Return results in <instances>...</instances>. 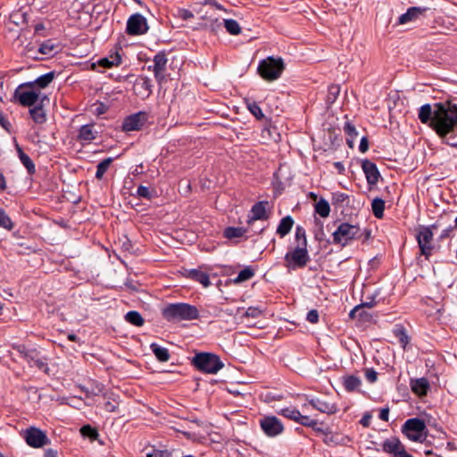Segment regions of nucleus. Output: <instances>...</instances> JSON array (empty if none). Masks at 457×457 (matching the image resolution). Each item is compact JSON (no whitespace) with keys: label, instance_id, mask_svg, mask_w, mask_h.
Wrapping results in <instances>:
<instances>
[{"label":"nucleus","instance_id":"nucleus-37","mask_svg":"<svg viewBox=\"0 0 457 457\" xmlns=\"http://www.w3.org/2000/svg\"><path fill=\"white\" fill-rule=\"evenodd\" d=\"M120 63V57L118 54H116L114 56L102 58L98 61V65L103 68H111L113 66H117Z\"/></svg>","mask_w":457,"mask_h":457},{"label":"nucleus","instance_id":"nucleus-39","mask_svg":"<svg viewBox=\"0 0 457 457\" xmlns=\"http://www.w3.org/2000/svg\"><path fill=\"white\" fill-rule=\"evenodd\" d=\"M18 152H19L20 160L22 162V164L26 167L29 173L34 172L35 165H34L33 162L31 161V159L29 157V155H27L25 153H23L21 148H18Z\"/></svg>","mask_w":457,"mask_h":457},{"label":"nucleus","instance_id":"nucleus-21","mask_svg":"<svg viewBox=\"0 0 457 457\" xmlns=\"http://www.w3.org/2000/svg\"><path fill=\"white\" fill-rule=\"evenodd\" d=\"M410 385L411 391L419 396L427 395L429 390V382L426 378L411 379Z\"/></svg>","mask_w":457,"mask_h":457},{"label":"nucleus","instance_id":"nucleus-38","mask_svg":"<svg viewBox=\"0 0 457 457\" xmlns=\"http://www.w3.org/2000/svg\"><path fill=\"white\" fill-rule=\"evenodd\" d=\"M112 162V158H106V159L103 160L102 162H100L98 163L96 173V178L97 179H103L104 173L106 172V170L110 167Z\"/></svg>","mask_w":457,"mask_h":457},{"label":"nucleus","instance_id":"nucleus-27","mask_svg":"<svg viewBox=\"0 0 457 457\" xmlns=\"http://www.w3.org/2000/svg\"><path fill=\"white\" fill-rule=\"evenodd\" d=\"M340 86L337 84H331L330 86H328V94L326 96V104L328 106H330L336 102L340 94Z\"/></svg>","mask_w":457,"mask_h":457},{"label":"nucleus","instance_id":"nucleus-3","mask_svg":"<svg viewBox=\"0 0 457 457\" xmlns=\"http://www.w3.org/2000/svg\"><path fill=\"white\" fill-rule=\"evenodd\" d=\"M208 5L212 8V11L210 13L205 11L204 15L202 16V31L216 36L220 30H222V21L219 12L222 11L223 8L214 0H204L202 2V8Z\"/></svg>","mask_w":457,"mask_h":457},{"label":"nucleus","instance_id":"nucleus-61","mask_svg":"<svg viewBox=\"0 0 457 457\" xmlns=\"http://www.w3.org/2000/svg\"><path fill=\"white\" fill-rule=\"evenodd\" d=\"M376 301L374 299V297H370V301H366V302H362L360 305H361V309L363 307H366V308H372L376 305Z\"/></svg>","mask_w":457,"mask_h":457},{"label":"nucleus","instance_id":"nucleus-13","mask_svg":"<svg viewBox=\"0 0 457 457\" xmlns=\"http://www.w3.org/2000/svg\"><path fill=\"white\" fill-rule=\"evenodd\" d=\"M381 448L383 452L386 453L392 457H413L411 454L406 452L404 445L396 436H393L385 440L381 444Z\"/></svg>","mask_w":457,"mask_h":457},{"label":"nucleus","instance_id":"nucleus-23","mask_svg":"<svg viewBox=\"0 0 457 457\" xmlns=\"http://www.w3.org/2000/svg\"><path fill=\"white\" fill-rule=\"evenodd\" d=\"M294 220L290 215L282 218L277 228V234L282 238L291 231L294 226Z\"/></svg>","mask_w":457,"mask_h":457},{"label":"nucleus","instance_id":"nucleus-5","mask_svg":"<svg viewBox=\"0 0 457 457\" xmlns=\"http://www.w3.org/2000/svg\"><path fill=\"white\" fill-rule=\"evenodd\" d=\"M259 75L267 81H273L278 79L283 71L285 64L281 58L267 57L260 62L258 65Z\"/></svg>","mask_w":457,"mask_h":457},{"label":"nucleus","instance_id":"nucleus-33","mask_svg":"<svg viewBox=\"0 0 457 457\" xmlns=\"http://www.w3.org/2000/svg\"><path fill=\"white\" fill-rule=\"evenodd\" d=\"M125 320L129 323L135 325L137 327H141L144 325V319L141 314L136 311H130L125 315Z\"/></svg>","mask_w":457,"mask_h":457},{"label":"nucleus","instance_id":"nucleus-24","mask_svg":"<svg viewBox=\"0 0 457 457\" xmlns=\"http://www.w3.org/2000/svg\"><path fill=\"white\" fill-rule=\"evenodd\" d=\"M345 389L349 392H354L361 386V380L354 375L345 376L342 378Z\"/></svg>","mask_w":457,"mask_h":457},{"label":"nucleus","instance_id":"nucleus-12","mask_svg":"<svg viewBox=\"0 0 457 457\" xmlns=\"http://www.w3.org/2000/svg\"><path fill=\"white\" fill-rule=\"evenodd\" d=\"M23 438L33 448H40L49 443L46 434L41 429L30 427L23 431Z\"/></svg>","mask_w":457,"mask_h":457},{"label":"nucleus","instance_id":"nucleus-22","mask_svg":"<svg viewBox=\"0 0 457 457\" xmlns=\"http://www.w3.org/2000/svg\"><path fill=\"white\" fill-rule=\"evenodd\" d=\"M394 337L398 340L403 350H406V346L411 341V337L408 336L406 328L402 324H396L392 329Z\"/></svg>","mask_w":457,"mask_h":457},{"label":"nucleus","instance_id":"nucleus-30","mask_svg":"<svg viewBox=\"0 0 457 457\" xmlns=\"http://www.w3.org/2000/svg\"><path fill=\"white\" fill-rule=\"evenodd\" d=\"M315 212L322 218H327L330 213V205L327 200L320 198L315 204Z\"/></svg>","mask_w":457,"mask_h":457},{"label":"nucleus","instance_id":"nucleus-54","mask_svg":"<svg viewBox=\"0 0 457 457\" xmlns=\"http://www.w3.org/2000/svg\"><path fill=\"white\" fill-rule=\"evenodd\" d=\"M0 125L3 129H4L7 132L11 131L12 125L8 121V120L4 117L3 113L0 112Z\"/></svg>","mask_w":457,"mask_h":457},{"label":"nucleus","instance_id":"nucleus-62","mask_svg":"<svg viewBox=\"0 0 457 457\" xmlns=\"http://www.w3.org/2000/svg\"><path fill=\"white\" fill-rule=\"evenodd\" d=\"M32 366H36V367H37L40 370H43V369L46 368V365L45 361L39 356L36 359V361L32 364Z\"/></svg>","mask_w":457,"mask_h":457},{"label":"nucleus","instance_id":"nucleus-64","mask_svg":"<svg viewBox=\"0 0 457 457\" xmlns=\"http://www.w3.org/2000/svg\"><path fill=\"white\" fill-rule=\"evenodd\" d=\"M45 457H58V453L54 449H47L45 452Z\"/></svg>","mask_w":457,"mask_h":457},{"label":"nucleus","instance_id":"nucleus-56","mask_svg":"<svg viewBox=\"0 0 457 457\" xmlns=\"http://www.w3.org/2000/svg\"><path fill=\"white\" fill-rule=\"evenodd\" d=\"M453 229H456V228H454V226H449L448 228H445V229L441 232V235H440L439 238H440L441 240H444L445 238L450 237H451L452 232L453 231Z\"/></svg>","mask_w":457,"mask_h":457},{"label":"nucleus","instance_id":"nucleus-57","mask_svg":"<svg viewBox=\"0 0 457 457\" xmlns=\"http://www.w3.org/2000/svg\"><path fill=\"white\" fill-rule=\"evenodd\" d=\"M369 149V141L367 137H363L361 139L360 145H359V150L361 153H365Z\"/></svg>","mask_w":457,"mask_h":457},{"label":"nucleus","instance_id":"nucleus-29","mask_svg":"<svg viewBox=\"0 0 457 457\" xmlns=\"http://www.w3.org/2000/svg\"><path fill=\"white\" fill-rule=\"evenodd\" d=\"M344 131L348 136L346 138V144L349 145V147L353 148L354 139L358 136V132L355 127L351 122H345L344 126Z\"/></svg>","mask_w":457,"mask_h":457},{"label":"nucleus","instance_id":"nucleus-51","mask_svg":"<svg viewBox=\"0 0 457 457\" xmlns=\"http://www.w3.org/2000/svg\"><path fill=\"white\" fill-rule=\"evenodd\" d=\"M39 353L35 349H30V352L29 353H26V357L24 359L27 361V362L32 366V364L35 362L36 359L38 357Z\"/></svg>","mask_w":457,"mask_h":457},{"label":"nucleus","instance_id":"nucleus-4","mask_svg":"<svg viewBox=\"0 0 457 457\" xmlns=\"http://www.w3.org/2000/svg\"><path fill=\"white\" fill-rule=\"evenodd\" d=\"M162 315L168 320H193L197 318L198 310L187 303H172L162 309Z\"/></svg>","mask_w":457,"mask_h":457},{"label":"nucleus","instance_id":"nucleus-25","mask_svg":"<svg viewBox=\"0 0 457 457\" xmlns=\"http://www.w3.org/2000/svg\"><path fill=\"white\" fill-rule=\"evenodd\" d=\"M96 134L93 125H84L79 129V139L85 143H90L96 138Z\"/></svg>","mask_w":457,"mask_h":457},{"label":"nucleus","instance_id":"nucleus-47","mask_svg":"<svg viewBox=\"0 0 457 457\" xmlns=\"http://www.w3.org/2000/svg\"><path fill=\"white\" fill-rule=\"evenodd\" d=\"M55 50V46L51 42L43 43L39 47V52L43 54H52Z\"/></svg>","mask_w":457,"mask_h":457},{"label":"nucleus","instance_id":"nucleus-31","mask_svg":"<svg viewBox=\"0 0 457 457\" xmlns=\"http://www.w3.org/2000/svg\"><path fill=\"white\" fill-rule=\"evenodd\" d=\"M246 231L247 229L242 227H228L224 229V237L228 239L242 237Z\"/></svg>","mask_w":457,"mask_h":457},{"label":"nucleus","instance_id":"nucleus-40","mask_svg":"<svg viewBox=\"0 0 457 457\" xmlns=\"http://www.w3.org/2000/svg\"><path fill=\"white\" fill-rule=\"evenodd\" d=\"M279 413L284 417L297 422L300 411L294 407H287L280 410Z\"/></svg>","mask_w":457,"mask_h":457},{"label":"nucleus","instance_id":"nucleus-26","mask_svg":"<svg viewBox=\"0 0 457 457\" xmlns=\"http://www.w3.org/2000/svg\"><path fill=\"white\" fill-rule=\"evenodd\" d=\"M29 114L34 120V122L37 124H43L46 120V114L44 110V105H35L33 108H30Z\"/></svg>","mask_w":457,"mask_h":457},{"label":"nucleus","instance_id":"nucleus-28","mask_svg":"<svg viewBox=\"0 0 457 457\" xmlns=\"http://www.w3.org/2000/svg\"><path fill=\"white\" fill-rule=\"evenodd\" d=\"M371 210L373 215L377 219H382L384 216V211H385V201L381 198H375L373 199L371 203Z\"/></svg>","mask_w":457,"mask_h":457},{"label":"nucleus","instance_id":"nucleus-44","mask_svg":"<svg viewBox=\"0 0 457 457\" xmlns=\"http://www.w3.org/2000/svg\"><path fill=\"white\" fill-rule=\"evenodd\" d=\"M297 423H299L304 427L314 428L318 422H317V420L310 418L309 416L302 415L300 413V415L298 417Z\"/></svg>","mask_w":457,"mask_h":457},{"label":"nucleus","instance_id":"nucleus-35","mask_svg":"<svg viewBox=\"0 0 457 457\" xmlns=\"http://www.w3.org/2000/svg\"><path fill=\"white\" fill-rule=\"evenodd\" d=\"M224 25L226 30L231 35H238L241 32L239 23L233 19L223 20L222 26Z\"/></svg>","mask_w":457,"mask_h":457},{"label":"nucleus","instance_id":"nucleus-18","mask_svg":"<svg viewBox=\"0 0 457 457\" xmlns=\"http://www.w3.org/2000/svg\"><path fill=\"white\" fill-rule=\"evenodd\" d=\"M268 204L267 201H260L252 206L246 221L248 226H252L256 220H267L269 219L266 210Z\"/></svg>","mask_w":457,"mask_h":457},{"label":"nucleus","instance_id":"nucleus-34","mask_svg":"<svg viewBox=\"0 0 457 457\" xmlns=\"http://www.w3.org/2000/svg\"><path fill=\"white\" fill-rule=\"evenodd\" d=\"M295 239L297 246L307 247L306 231L300 225L295 228Z\"/></svg>","mask_w":457,"mask_h":457},{"label":"nucleus","instance_id":"nucleus-46","mask_svg":"<svg viewBox=\"0 0 457 457\" xmlns=\"http://www.w3.org/2000/svg\"><path fill=\"white\" fill-rule=\"evenodd\" d=\"M262 311L259 308L251 306L245 312L244 317L255 319L260 317Z\"/></svg>","mask_w":457,"mask_h":457},{"label":"nucleus","instance_id":"nucleus-16","mask_svg":"<svg viewBox=\"0 0 457 457\" xmlns=\"http://www.w3.org/2000/svg\"><path fill=\"white\" fill-rule=\"evenodd\" d=\"M167 62L166 55L162 53H159L154 56L153 65L148 67V69L154 72L159 84H162L166 79Z\"/></svg>","mask_w":457,"mask_h":457},{"label":"nucleus","instance_id":"nucleus-60","mask_svg":"<svg viewBox=\"0 0 457 457\" xmlns=\"http://www.w3.org/2000/svg\"><path fill=\"white\" fill-rule=\"evenodd\" d=\"M378 417L383 421H388V419H389V409L388 408L381 409L380 411H379Z\"/></svg>","mask_w":457,"mask_h":457},{"label":"nucleus","instance_id":"nucleus-17","mask_svg":"<svg viewBox=\"0 0 457 457\" xmlns=\"http://www.w3.org/2000/svg\"><path fill=\"white\" fill-rule=\"evenodd\" d=\"M361 169L365 174L368 185L370 187L376 186L381 178L376 163L368 159L362 160Z\"/></svg>","mask_w":457,"mask_h":457},{"label":"nucleus","instance_id":"nucleus-10","mask_svg":"<svg viewBox=\"0 0 457 457\" xmlns=\"http://www.w3.org/2000/svg\"><path fill=\"white\" fill-rule=\"evenodd\" d=\"M259 424L262 431L268 437H276L281 435L285 430L282 421L276 416L272 415L263 416L259 420Z\"/></svg>","mask_w":457,"mask_h":457},{"label":"nucleus","instance_id":"nucleus-19","mask_svg":"<svg viewBox=\"0 0 457 457\" xmlns=\"http://www.w3.org/2000/svg\"><path fill=\"white\" fill-rule=\"evenodd\" d=\"M147 120V113L139 112L133 115L127 117L122 124V129L125 131L139 130Z\"/></svg>","mask_w":457,"mask_h":457},{"label":"nucleus","instance_id":"nucleus-63","mask_svg":"<svg viewBox=\"0 0 457 457\" xmlns=\"http://www.w3.org/2000/svg\"><path fill=\"white\" fill-rule=\"evenodd\" d=\"M361 309V305L355 306L353 310L350 311L349 318H351V319L357 318V314L360 312Z\"/></svg>","mask_w":457,"mask_h":457},{"label":"nucleus","instance_id":"nucleus-52","mask_svg":"<svg viewBox=\"0 0 457 457\" xmlns=\"http://www.w3.org/2000/svg\"><path fill=\"white\" fill-rule=\"evenodd\" d=\"M319 317L320 316L317 310H311L307 313L306 320L312 324H316L319 321Z\"/></svg>","mask_w":457,"mask_h":457},{"label":"nucleus","instance_id":"nucleus-7","mask_svg":"<svg viewBox=\"0 0 457 457\" xmlns=\"http://www.w3.org/2000/svg\"><path fill=\"white\" fill-rule=\"evenodd\" d=\"M286 267L288 270H295L304 268L310 262V255L307 247L295 246L288 250L284 257Z\"/></svg>","mask_w":457,"mask_h":457},{"label":"nucleus","instance_id":"nucleus-20","mask_svg":"<svg viewBox=\"0 0 457 457\" xmlns=\"http://www.w3.org/2000/svg\"><path fill=\"white\" fill-rule=\"evenodd\" d=\"M309 403L317 411L327 413V414H334L337 411V407L336 403L323 401L320 398L312 399Z\"/></svg>","mask_w":457,"mask_h":457},{"label":"nucleus","instance_id":"nucleus-45","mask_svg":"<svg viewBox=\"0 0 457 457\" xmlns=\"http://www.w3.org/2000/svg\"><path fill=\"white\" fill-rule=\"evenodd\" d=\"M348 199V195L343 192H335L332 194V204H342Z\"/></svg>","mask_w":457,"mask_h":457},{"label":"nucleus","instance_id":"nucleus-43","mask_svg":"<svg viewBox=\"0 0 457 457\" xmlns=\"http://www.w3.org/2000/svg\"><path fill=\"white\" fill-rule=\"evenodd\" d=\"M248 110L250 112L259 120L264 118V114L261 109V107L256 103H252L248 104Z\"/></svg>","mask_w":457,"mask_h":457},{"label":"nucleus","instance_id":"nucleus-50","mask_svg":"<svg viewBox=\"0 0 457 457\" xmlns=\"http://www.w3.org/2000/svg\"><path fill=\"white\" fill-rule=\"evenodd\" d=\"M118 402L116 401V399H110L108 401H106V403H104V410L108 412H113L116 411L117 407H118Z\"/></svg>","mask_w":457,"mask_h":457},{"label":"nucleus","instance_id":"nucleus-11","mask_svg":"<svg viewBox=\"0 0 457 457\" xmlns=\"http://www.w3.org/2000/svg\"><path fill=\"white\" fill-rule=\"evenodd\" d=\"M223 368L224 363L219 355L209 352H202V373L213 375Z\"/></svg>","mask_w":457,"mask_h":457},{"label":"nucleus","instance_id":"nucleus-58","mask_svg":"<svg viewBox=\"0 0 457 457\" xmlns=\"http://www.w3.org/2000/svg\"><path fill=\"white\" fill-rule=\"evenodd\" d=\"M13 349L16 350L22 358L26 357V353L30 352V349H27L24 345H14Z\"/></svg>","mask_w":457,"mask_h":457},{"label":"nucleus","instance_id":"nucleus-14","mask_svg":"<svg viewBox=\"0 0 457 457\" xmlns=\"http://www.w3.org/2000/svg\"><path fill=\"white\" fill-rule=\"evenodd\" d=\"M148 30L146 19L140 13L131 15L127 21V33L129 35H143Z\"/></svg>","mask_w":457,"mask_h":457},{"label":"nucleus","instance_id":"nucleus-59","mask_svg":"<svg viewBox=\"0 0 457 457\" xmlns=\"http://www.w3.org/2000/svg\"><path fill=\"white\" fill-rule=\"evenodd\" d=\"M370 420H371V415L369 414V413H366L362 416V418L360 420V423L364 427V428H368L370 427Z\"/></svg>","mask_w":457,"mask_h":457},{"label":"nucleus","instance_id":"nucleus-32","mask_svg":"<svg viewBox=\"0 0 457 457\" xmlns=\"http://www.w3.org/2000/svg\"><path fill=\"white\" fill-rule=\"evenodd\" d=\"M254 274V270L251 267H246L238 273V275L233 279V282L235 284H240L250 280Z\"/></svg>","mask_w":457,"mask_h":457},{"label":"nucleus","instance_id":"nucleus-15","mask_svg":"<svg viewBox=\"0 0 457 457\" xmlns=\"http://www.w3.org/2000/svg\"><path fill=\"white\" fill-rule=\"evenodd\" d=\"M429 7L413 6L407 9L405 13L398 17V25H403L410 22H415L427 16Z\"/></svg>","mask_w":457,"mask_h":457},{"label":"nucleus","instance_id":"nucleus-2","mask_svg":"<svg viewBox=\"0 0 457 457\" xmlns=\"http://www.w3.org/2000/svg\"><path fill=\"white\" fill-rule=\"evenodd\" d=\"M54 79V72H47L33 81L21 84L15 90L14 97L20 104L27 107L45 105L49 103L46 87Z\"/></svg>","mask_w":457,"mask_h":457},{"label":"nucleus","instance_id":"nucleus-36","mask_svg":"<svg viewBox=\"0 0 457 457\" xmlns=\"http://www.w3.org/2000/svg\"><path fill=\"white\" fill-rule=\"evenodd\" d=\"M151 349L160 361H167L169 360L170 354L166 348L161 347L156 344H152Z\"/></svg>","mask_w":457,"mask_h":457},{"label":"nucleus","instance_id":"nucleus-1","mask_svg":"<svg viewBox=\"0 0 457 457\" xmlns=\"http://www.w3.org/2000/svg\"><path fill=\"white\" fill-rule=\"evenodd\" d=\"M457 99L425 104L419 109L418 118L430 127L444 143L457 147Z\"/></svg>","mask_w":457,"mask_h":457},{"label":"nucleus","instance_id":"nucleus-41","mask_svg":"<svg viewBox=\"0 0 457 457\" xmlns=\"http://www.w3.org/2000/svg\"><path fill=\"white\" fill-rule=\"evenodd\" d=\"M80 433L83 436L95 440L98 436V432L96 428L89 425H85L80 428Z\"/></svg>","mask_w":457,"mask_h":457},{"label":"nucleus","instance_id":"nucleus-9","mask_svg":"<svg viewBox=\"0 0 457 457\" xmlns=\"http://www.w3.org/2000/svg\"><path fill=\"white\" fill-rule=\"evenodd\" d=\"M415 237L420 254L428 261L435 250V245L433 244L434 233L431 231V228H420Z\"/></svg>","mask_w":457,"mask_h":457},{"label":"nucleus","instance_id":"nucleus-42","mask_svg":"<svg viewBox=\"0 0 457 457\" xmlns=\"http://www.w3.org/2000/svg\"><path fill=\"white\" fill-rule=\"evenodd\" d=\"M0 227L8 230H11L13 227L11 219L2 209H0Z\"/></svg>","mask_w":457,"mask_h":457},{"label":"nucleus","instance_id":"nucleus-6","mask_svg":"<svg viewBox=\"0 0 457 457\" xmlns=\"http://www.w3.org/2000/svg\"><path fill=\"white\" fill-rule=\"evenodd\" d=\"M401 431L412 442H422L427 436L425 421L419 418L407 420L402 426Z\"/></svg>","mask_w":457,"mask_h":457},{"label":"nucleus","instance_id":"nucleus-49","mask_svg":"<svg viewBox=\"0 0 457 457\" xmlns=\"http://www.w3.org/2000/svg\"><path fill=\"white\" fill-rule=\"evenodd\" d=\"M365 378L370 383H375L378 380V372L373 368L366 369Z\"/></svg>","mask_w":457,"mask_h":457},{"label":"nucleus","instance_id":"nucleus-53","mask_svg":"<svg viewBox=\"0 0 457 457\" xmlns=\"http://www.w3.org/2000/svg\"><path fill=\"white\" fill-rule=\"evenodd\" d=\"M137 193L139 196L149 199L151 197V192L148 187L145 186H139Z\"/></svg>","mask_w":457,"mask_h":457},{"label":"nucleus","instance_id":"nucleus-55","mask_svg":"<svg viewBox=\"0 0 457 457\" xmlns=\"http://www.w3.org/2000/svg\"><path fill=\"white\" fill-rule=\"evenodd\" d=\"M179 16L184 20V21H187L189 19H191L193 17V13L191 11L189 10H187V9H181L179 11Z\"/></svg>","mask_w":457,"mask_h":457},{"label":"nucleus","instance_id":"nucleus-48","mask_svg":"<svg viewBox=\"0 0 457 457\" xmlns=\"http://www.w3.org/2000/svg\"><path fill=\"white\" fill-rule=\"evenodd\" d=\"M220 439V435H219L218 433L208 434V437L204 436L202 435V445H206L210 443H219Z\"/></svg>","mask_w":457,"mask_h":457},{"label":"nucleus","instance_id":"nucleus-8","mask_svg":"<svg viewBox=\"0 0 457 457\" xmlns=\"http://www.w3.org/2000/svg\"><path fill=\"white\" fill-rule=\"evenodd\" d=\"M360 228L348 222H342L333 232V243L345 246L350 241L359 238Z\"/></svg>","mask_w":457,"mask_h":457}]
</instances>
